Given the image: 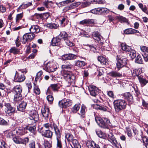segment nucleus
<instances>
[{
	"label": "nucleus",
	"mask_w": 148,
	"mask_h": 148,
	"mask_svg": "<svg viewBox=\"0 0 148 148\" xmlns=\"http://www.w3.org/2000/svg\"><path fill=\"white\" fill-rule=\"evenodd\" d=\"M114 104L115 110L116 112H119L120 110L125 109L127 105L126 102L122 99L115 100Z\"/></svg>",
	"instance_id": "nucleus-1"
},
{
	"label": "nucleus",
	"mask_w": 148,
	"mask_h": 148,
	"mask_svg": "<svg viewBox=\"0 0 148 148\" xmlns=\"http://www.w3.org/2000/svg\"><path fill=\"white\" fill-rule=\"evenodd\" d=\"M64 79L69 84L74 83L75 77L72 73L69 71H65L63 74Z\"/></svg>",
	"instance_id": "nucleus-2"
},
{
	"label": "nucleus",
	"mask_w": 148,
	"mask_h": 148,
	"mask_svg": "<svg viewBox=\"0 0 148 148\" xmlns=\"http://www.w3.org/2000/svg\"><path fill=\"white\" fill-rule=\"evenodd\" d=\"M29 122L31 124L35 123L39 120L38 112L35 110H31L29 113Z\"/></svg>",
	"instance_id": "nucleus-3"
},
{
	"label": "nucleus",
	"mask_w": 148,
	"mask_h": 148,
	"mask_svg": "<svg viewBox=\"0 0 148 148\" xmlns=\"http://www.w3.org/2000/svg\"><path fill=\"white\" fill-rule=\"evenodd\" d=\"M116 60V66L118 68L123 67L125 65L127 62V60L126 58L121 55H117Z\"/></svg>",
	"instance_id": "nucleus-4"
},
{
	"label": "nucleus",
	"mask_w": 148,
	"mask_h": 148,
	"mask_svg": "<svg viewBox=\"0 0 148 148\" xmlns=\"http://www.w3.org/2000/svg\"><path fill=\"white\" fill-rule=\"evenodd\" d=\"M58 68L55 63L48 62L44 66L43 69L47 72H50L54 71Z\"/></svg>",
	"instance_id": "nucleus-5"
},
{
	"label": "nucleus",
	"mask_w": 148,
	"mask_h": 148,
	"mask_svg": "<svg viewBox=\"0 0 148 148\" xmlns=\"http://www.w3.org/2000/svg\"><path fill=\"white\" fill-rule=\"evenodd\" d=\"M35 37V34L32 33H27L24 34L21 41L24 44H25L27 42H29L32 40Z\"/></svg>",
	"instance_id": "nucleus-6"
},
{
	"label": "nucleus",
	"mask_w": 148,
	"mask_h": 148,
	"mask_svg": "<svg viewBox=\"0 0 148 148\" xmlns=\"http://www.w3.org/2000/svg\"><path fill=\"white\" fill-rule=\"evenodd\" d=\"M4 106L5 112L8 114L11 115L15 112L16 110L15 108L12 106L10 103H6Z\"/></svg>",
	"instance_id": "nucleus-7"
},
{
	"label": "nucleus",
	"mask_w": 148,
	"mask_h": 148,
	"mask_svg": "<svg viewBox=\"0 0 148 148\" xmlns=\"http://www.w3.org/2000/svg\"><path fill=\"white\" fill-rule=\"evenodd\" d=\"M56 127L57 128L58 130H60L58 126L56 124L53 123L52 125L49 123H47L43 125V126L41 127L39 129V130H51L53 129L56 133V128L55 127Z\"/></svg>",
	"instance_id": "nucleus-8"
},
{
	"label": "nucleus",
	"mask_w": 148,
	"mask_h": 148,
	"mask_svg": "<svg viewBox=\"0 0 148 148\" xmlns=\"http://www.w3.org/2000/svg\"><path fill=\"white\" fill-rule=\"evenodd\" d=\"M23 73V71H21V73H18L16 71L14 77V80L15 82H21L25 80V77Z\"/></svg>",
	"instance_id": "nucleus-9"
},
{
	"label": "nucleus",
	"mask_w": 148,
	"mask_h": 148,
	"mask_svg": "<svg viewBox=\"0 0 148 148\" xmlns=\"http://www.w3.org/2000/svg\"><path fill=\"white\" fill-rule=\"evenodd\" d=\"M71 101L69 99H64L59 102L60 106L62 108H65L70 106L72 104Z\"/></svg>",
	"instance_id": "nucleus-10"
},
{
	"label": "nucleus",
	"mask_w": 148,
	"mask_h": 148,
	"mask_svg": "<svg viewBox=\"0 0 148 148\" xmlns=\"http://www.w3.org/2000/svg\"><path fill=\"white\" fill-rule=\"evenodd\" d=\"M92 36L95 40L97 41L99 43L102 45L103 44V37L98 32H93Z\"/></svg>",
	"instance_id": "nucleus-11"
},
{
	"label": "nucleus",
	"mask_w": 148,
	"mask_h": 148,
	"mask_svg": "<svg viewBox=\"0 0 148 148\" xmlns=\"http://www.w3.org/2000/svg\"><path fill=\"white\" fill-rule=\"evenodd\" d=\"M110 123V121L106 118H104L101 120V121L99 122L97 124L99 126L104 129L108 128V125Z\"/></svg>",
	"instance_id": "nucleus-12"
},
{
	"label": "nucleus",
	"mask_w": 148,
	"mask_h": 148,
	"mask_svg": "<svg viewBox=\"0 0 148 148\" xmlns=\"http://www.w3.org/2000/svg\"><path fill=\"white\" fill-rule=\"evenodd\" d=\"M56 128V135L57 138V147L59 148H62V143L60 139L61 137V133L60 130H58L57 129L56 127H55Z\"/></svg>",
	"instance_id": "nucleus-13"
},
{
	"label": "nucleus",
	"mask_w": 148,
	"mask_h": 148,
	"mask_svg": "<svg viewBox=\"0 0 148 148\" xmlns=\"http://www.w3.org/2000/svg\"><path fill=\"white\" fill-rule=\"evenodd\" d=\"M88 89L91 95L95 96L99 92V90L95 86L91 85L88 87Z\"/></svg>",
	"instance_id": "nucleus-14"
},
{
	"label": "nucleus",
	"mask_w": 148,
	"mask_h": 148,
	"mask_svg": "<svg viewBox=\"0 0 148 148\" xmlns=\"http://www.w3.org/2000/svg\"><path fill=\"white\" fill-rule=\"evenodd\" d=\"M41 113L43 117L46 119L48 118L50 114L49 109L45 107L42 109Z\"/></svg>",
	"instance_id": "nucleus-15"
},
{
	"label": "nucleus",
	"mask_w": 148,
	"mask_h": 148,
	"mask_svg": "<svg viewBox=\"0 0 148 148\" xmlns=\"http://www.w3.org/2000/svg\"><path fill=\"white\" fill-rule=\"evenodd\" d=\"M50 130H39L42 135L44 136L47 138H51L52 136V132Z\"/></svg>",
	"instance_id": "nucleus-16"
},
{
	"label": "nucleus",
	"mask_w": 148,
	"mask_h": 148,
	"mask_svg": "<svg viewBox=\"0 0 148 148\" xmlns=\"http://www.w3.org/2000/svg\"><path fill=\"white\" fill-rule=\"evenodd\" d=\"M109 11L108 9L104 8H95L92 10V13L95 14H97L99 12L100 13H107Z\"/></svg>",
	"instance_id": "nucleus-17"
},
{
	"label": "nucleus",
	"mask_w": 148,
	"mask_h": 148,
	"mask_svg": "<svg viewBox=\"0 0 148 148\" xmlns=\"http://www.w3.org/2000/svg\"><path fill=\"white\" fill-rule=\"evenodd\" d=\"M77 56L73 54L69 53L63 55L62 57V59L63 60H72L75 59Z\"/></svg>",
	"instance_id": "nucleus-18"
},
{
	"label": "nucleus",
	"mask_w": 148,
	"mask_h": 148,
	"mask_svg": "<svg viewBox=\"0 0 148 148\" xmlns=\"http://www.w3.org/2000/svg\"><path fill=\"white\" fill-rule=\"evenodd\" d=\"M15 130L16 131V134L17 135L24 134L26 132V127H19L16 128Z\"/></svg>",
	"instance_id": "nucleus-19"
},
{
	"label": "nucleus",
	"mask_w": 148,
	"mask_h": 148,
	"mask_svg": "<svg viewBox=\"0 0 148 148\" xmlns=\"http://www.w3.org/2000/svg\"><path fill=\"white\" fill-rule=\"evenodd\" d=\"M108 140L113 145H116L117 143V141L113 134L110 133L108 135Z\"/></svg>",
	"instance_id": "nucleus-20"
},
{
	"label": "nucleus",
	"mask_w": 148,
	"mask_h": 148,
	"mask_svg": "<svg viewBox=\"0 0 148 148\" xmlns=\"http://www.w3.org/2000/svg\"><path fill=\"white\" fill-rule=\"evenodd\" d=\"M86 145L88 148H100L99 146L93 141H88Z\"/></svg>",
	"instance_id": "nucleus-21"
},
{
	"label": "nucleus",
	"mask_w": 148,
	"mask_h": 148,
	"mask_svg": "<svg viewBox=\"0 0 148 148\" xmlns=\"http://www.w3.org/2000/svg\"><path fill=\"white\" fill-rule=\"evenodd\" d=\"M123 97L124 99L127 100L129 103H132L133 102V96L129 92L125 93L123 95Z\"/></svg>",
	"instance_id": "nucleus-22"
},
{
	"label": "nucleus",
	"mask_w": 148,
	"mask_h": 148,
	"mask_svg": "<svg viewBox=\"0 0 148 148\" xmlns=\"http://www.w3.org/2000/svg\"><path fill=\"white\" fill-rule=\"evenodd\" d=\"M108 75L110 77L114 78L119 77L122 76V74L116 71H112L110 72Z\"/></svg>",
	"instance_id": "nucleus-23"
},
{
	"label": "nucleus",
	"mask_w": 148,
	"mask_h": 148,
	"mask_svg": "<svg viewBox=\"0 0 148 148\" xmlns=\"http://www.w3.org/2000/svg\"><path fill=\"white\" fill-rule=\"evenodd\" d=\"M94 20L93 19H85L80 21L79 24L81 25L92 24L95 23Z\"/></svg>",
	"instance_id": "nucleus-24"
},
{
	"label": "nucleus",
	"mask_w": 148,
	"mask_h": 148,
	"mask_svg": "<svg viewBox=\"0 0 148 148\" xmlns=\"http://www.w3.org/2000/svg\"><path fill=\"white\" fill-rule=\"evenodd\" d=\"M30 32L33 33H37L40 31L39 27L37 25H33L31 26L29 29Z\"/></svg>",
	"instance_id": "nucleus-25"
},
{
	"label": "nucleus",
	"mask_w": 148,
	"mask_h": 148,
	"mask_svg": "<svg viewBox=\"0 0 148 148\" xmlns=\"http://www.w3.org/2000/svg\"><path fill=\"white\" fill-rule=\"evenodd\" d=\"M140 142L143 143L145 148H148V138L145 136H141L140 139Z\"/></svg>",
	"instance_id": "nucleus-26"
},
{
	"label": "nucleus",
	"mask_w": 148,
	"mask_h": 148,
	"mask_svg": "<svg viewBox=\"0 0 148 148\" xmlns=\"http://www.w3.org/2000/svg\"><path fill=\"white\" fill-rule=\"evenodd\" d=\"M98 60L102 64H108V60L105 57L102 56H100L98 57Z\"/></svg>",
	"instance_id": "nucleus-27"
},
{
	"label": "nucleus",
	"mask_w": 148,
	"mask_h": 148,
	"mask_svg": "<svg viewBox=\"0 0 148 148\" xmlns=\"http://www.w3.org/2000/svg\"><path fill=\"white\" fill-rule=\"evenodd\" d=\"M60 39L58 37L53 38L52 40V45L53 46H58L60 44Z\"/></svg>",
	"instance_id": "nucleus-28"
},
{
	"label": "nucleus",
	"mask_w": 148,
	"mask_h": 148,
	"mask_svg": "<svg viewBox=\"0 0 148 148\" xmlns=\"http://www.w3.org/2000/svg\"><path fill=\"white\" fill-rule=\"evenodd\" d=\"M86 108V107L84 105H82L79 112L78 113L80 115V117L81 118H84L85 116V110Z\"/></svg>",
	"instance_id": "nucleus-29"
},
{
	"label": "nucleus",
	"mask_w": 148,
	"mask_h": 148,
	"mask_svg": "<svg viewBox=\"0 0 148 148\" xmlns=\"http://www.w3.org/2000/svg\"><path fill=\"white\" fill-rule=\"evenodd\" d=\"M27 105L26 102L24 101H22L21 103L19 104V107H18V110L23 111Z\"/></svg>",
	"instance_id": "nucleus-30"
},
{
	"label": "nucleus",
	"mask_w": 148,
	"mask_h": 148,
	"mask_svg": "<svg viewBox=\"0 0 148 148\" xmlns=\"http://www.w3.org/2000/svg\"><path fill=\"white\" fill-rule=\"evenodd\" d=\"M13 90L16 94H21L22 91V88L20 85H16L13 88Z\"/></svg>",
	"instance_id": "nucleus-31"
},
{
	"label": "nucleus",
	"mask_w": 148,
	"mask_h": 148,
	"mask_svg": "<svg viewBox=\"0 0 148 148\" xmlns=\"http://www.w3.org/2000/svg\"><path fill=\"white\" fill-rule=\"evenodd\" d=\"M23 99L21 94H16L14 96V101L15 102H18Z\"/></svg>",
	"instance_id": "nucleus-32"
},
{
	"label": "nucleus",
	"mask_w": 148,
	"mask_h": 148,
	"mask_svg": "<svg viewBox=\"0 0 148 148\" xmlns=\"http://www.w3.org/2000/svg\"><path fill=\"white\" fill-rule=\"evenodd\" d=\"M124 33L127 34H133L138 32V31L131 28L126 29L124 31Z\"/></svg>",
	"instance_id": "nucleus-33"
},
{
	"label": "nucleus",
	"mask_w": 148,
	"mask_h": 148,
	"mask_svg": "<svg viewBox=\"0 0 148 148\" xmlns=\"http://www.w3.org/2000/svg\"><path fill=\"white\" fill-rule=\"evenodd\" d=\"M43 145L44 147H42V145L39 144V148H50L51 147V144L47 140H45L43 143Z\"/></svg>",
	"instance_id": "nucleus-34"
},
{
	"label": "nucleus",
	"mask_w": 148,
	"mask_h": 148,
	"mask_svg": "<svg viewBox=\"0 0 148 148\" xmlns=\"http://www.w3.org/2000/svg\"><path fill=\"white\" fill-rule=\"evenodd\" d=\"M9 51L10 53H12L14 55L18 54L20 52L19 50L14 47H12Z\"/></svg>",
	"instance_id": "nucleus-35"
},
{
	"label": "nucleus",
	"mask_w": 148,
	"mask_h": 148,
	"mask_svg": "<svg viewBox=\"0 0 148 148\" xmlns=\"http://www.w3.org/2000/svg\"><path fill=\"white\" fill-rule=\"evenodd\" d=\"M139 82L142 86L145 85L148 82V81L145 78L142 77L141 75L139 76Z\"/></svg>",
	"instance_id": "nucleus-36"
},
{
	"label": "nucleus",
	"mask_w": 148,
	"mask_h": 148,
	"mask_svg": "<svg viewBox=\"0 0 148 148\" xmlns=\"http://www.w3.org/2000/svg\"><path fill=\"white\" fill-rule=\"evenodd\" d=\"M72 144L73 147H72V148H81V146L79 142L76 139L73 140Z\"/></svg>",
	"instance_id": "nucleus-37"
},
{
	"label": "nucleus",
	"mask_w": 148,
	"mask_h": 148,
	"mask_svg": "<svg viewBox=\"0 0 148 148\" xmlns=\"http://www.w3.org/2000/svg\"><path fill=\"white\" fill-rule=\"evenodd\" d=\"M75 66L79 67L83 66L86 64L85 62L83 61L78 60L75 61Z\"/></svg>",
	"instance_id": "nucleus-38"
},
{
	"label": "nucleus",
	"mask_w": 148,
	"mask_h": 148,
	"mask_svg": "<svg viewBox=\"0 0 148 148\" xmlns=\"http://www.w3.org/2000/svg\"><path fill=\"white\" fill-rule=\"evenodd\" d=\"M59 36L62 37L64 40H65L69 38L68 34L64 32H61L59 35Z\"/></svg>",
	"instance_id": "nucleus-39"
},
{
	"label": "nucleus",
	"mask_w": 148,
	"mask_h": 148,
	"mask_svg": "<svg viewBox=\"0 0 148 148\" xmlns=\"http://www.w3.org/2000/svg\"><path fill=\"white\" fill-rule=\"evenodd\" d=\"M96 134L99 137L103 139L106 138L105 134L103 133L102 131L98 130L96 132Z\"/></svg>",
	"instance_id": "nucleus-40"
},
{
	"label": "nucleus",
	"mask_w": 148,
	"mask_h": 148,
	"mask_svg": "<svg viewBox=\"0 0 148 148\" xmlns=\"http://www.w3.org/2000/svg\"><path fill=\"white\" fill-rule=\"evenodd\" d=\"M80 107V104H76L72 108V112L74 113H76L79 110Z\"/></svg>",
	"instance_id": "nucleus-41"
},
{
	"label": "nucleus",
	"mask_w": 148,
	"mask_h": 148,
	"mask_svg": "<svg viewBox=\"0 0 148 148\" xmlns=\"http://www.w3.org/2000/svg\"><path fill=\"white\" fill-rule=\"evenodd\" d=\"M32 125H33V126L30 127L27 126L26 127V130H28L30 132L34 133L36 130V127L35 123Z\"/></svg>",
	"instance_id": "nucleus-42"
},
{
	"label": "nucleus",
	"mask_w": 148,
	"mask_h": 148,
	"mask_svg": "<svg viewBox=\"0 0 148 148\" xmlns=\"http://www.w3.org/2000/svg\"><path fill=\"white\" fill-rule=\"evenodd\" d=\"M42 74V71H39L37 74L36 77L35 79V81H37L38 80L39 81L41 80L42 79V78L41 76Z\"/></svg>",
	"instance_id": "nucleus-43"
},
{
	"label": "nucleus",
	"mask_w": 148,
	"mask_h": 148,
	"mask_svg": "<svg viewBox=\"0 0 148 148\" xmlns=\"http://www.w3.org/2000/svg\"><path fill=\"white\" fill-rule=\"evenodd\" d=\"M46 26L51 29H56L58 27V25L55 23H49L45 25Z\"/></svg>",
	"instance_id": "nucleus-44"
},
{
	"label": "nucleus",
	"mask_w": 148,
	"mask_h": 148,
	"mask_svg": "<svg viewBox=\"0 0 148 148\" xmlns=\"http://www.w3.org/2000/svg\"><path fill=\"white\" fill-rule=\"evenodd\" d=\"M81 4L80 2H78L76 3H73L71 4L69 7V8L70 9H73L77 7L78 5Z\"/></svg>",
	"instance_id": "nucleus-45"
},
{
	"label": "nucleus",
	"mask_w": 148,
	"mask_h": 148,
	"mask_svg": "<svg viewBox=\"0 0 148 148\" xmlns=\"http://www.w3.org/2000/svg\"><path fill=\"white\" fill-rule=\"evenodd\" d=\"M94 107L96 109H99L103 111H106V108L97 104L94 105Z\"/></svg>",
	"instance_id": "nucleus-46"
},
{
	"label": "nucleus",
	"mask_w": 148,
	"mask_h": 148,
	"mask_svg": "<svg viewBox=\"0 0 148 148\" xmlns=\"http://www.w3.org/2000/svg\"><path fill=\"white\" fill-rule=\"evenodd\" d=\"M32 5V3L31 2H29L25 4H23L19 7L18 8V9L21 8H26Z\"/></svg>",
	"instance_id": "nucleus-47"
},
{
	"label": "nucleus",
	"mask_w": 148,
	"mask_h": 148,
	"mask_svg": "<svg viewBox=\"0 0 148 148\" xmlns=\"http://www.w3.org/2000/svg\"><path fill=\"white\" fill-rule=\"evenodd\" d=\"M16 131H15V129L13 131L10 132L7 135V137L9 138L13 137L14 135H16Z\"/></svg>",
	"instance_id": "nucleus-48"
},
{
	"label": "nucleus",
	"mask_w": 148,
	"mask_h": 148,
	"mask_svg": "<svg viewBox=\"0 0 148 148\" xmlns=\"http://www.w3.org/2000/svg\"><path fill=\"white\" fill-rule=\"evenodd\" d=\"M66 137L67 138V140L69 142H72V143L73 142V140L75 139H73V135L71 134H67L66 136Z\"/></svg>",
	"instance_id": "nucleus-49"
},
{
	"label": "nucleus",
	"mask_w": 148,
	"mask_h": 148,
	"mask_svg": "<svg viewBox=\"0 0 148 148\" xmlns=\"http://www.w3.org/2000/svg\"><path fill=\"white\" fill-rule=\"evenodd\" d=\"M139 8L144 12L147 14V8L145 5H143L142 3H139Z\"/></svg>",
	"instance_id": "nucleus-50"
},
{
	"label": "nucleus",
	"mask_w": 148,
	"mask_h": 148,
	"mask_svg": "<svg viewBox=\"0 0 148 148\" xmlns=\"http://www.w3.org/2000/svg\"><path fill=\"white\" fill-rule=\"evenodd\" d=\"M128 54L129 56L132 59L134 58L136 56L135 51L133 50L132 51H131Z\"/></svg>",
	"instance_id": "nucleus-51"
},
{
	"label": "nucleus",
	"mask_w": 148,
	"mask_h": 148,
	"mask_svg": "<svg viewBox=\"0 0 148 148\" xmlns=\"http://www.w3.org/2000/svg\"><path fill=\"white\" fill-rule=\"evenodd\" d=\"M66 44L69 47H72L74 45V44L69 39V38L64 40Z\"/></svg>",
	"instance_id": "nucleus-52"
},
{
	"label": "nucleus",
	"mask_w": 148,
	"mask_h": 148,
	"mask_svg": "<svg viewBox=\"0 0 148 148\" xmlns=\"http://www.w3.org/2000/svg\"><path fill=\"white\" fill-rule=\"evenodd\" d=\"M51 87L52 89L54 91H58L59 87L57 84H53L51 85Z\"/></svg>",
	"instance_id": "nucleus-53"
},
{
	"label": "nucleus",
	"mask_w": 148,
	"mask_h": 148,
	"mask_svg": "<svg viewBox=\"0 0 148 148\" xmlns=\"http://www.w3.org/2000/svg\"><path fill=\"white\" fill-rule=\"evenodd\" d=\"M117 19H118L121 22H127V20L124 17L122 16H119L116 17Z\"/></svg>",
	"instance_id": "nucleus-54"
},
{
	"label": "nucleus",
	"mask_w": 148,
	"mask_h": 148,
	"mask_svg": "<svg viewBox=\"0 0 148 148\" xmlns=\"http://www.w3.org/2000/svg\"><path fill=\"white\" fill-rule=\"evenodd\" d=\"M34 92L36 95H39L40 92V90L38 87L36 85H34Z\"/></svg>",
	"instance_id": "nucleus-55"
},
{
	"label": "nucleus",
	"mask_w": 148,
	"mask_h": 148,
	"mask_svg": "<svg viewBox=\"0 0 148 148\" xmlns=\"http://www.w3.org/2000/svg\"><path fill=\"white\" fill-rule=\"evenodd\" d=\"M72 66V65L69 64H66L62 65V69H71Z\"/></svg>",
	"instance_id": "nucleus-56"
},
{
	"label": "nucleus",
	"mask_w": 148,
	"mask_h": 148,
	"mask_svg": "<svg viewBox=\"0 0 148 148\" xmlns=\"http://www.w3.org/2000/svg\"><path fill=\"white\" fill-rule=\"evenodd\" d=\"M47 100L48 101L49 103L51 104L53 100V97L51 95H48L47 97Z\"/></svg>",
	"instance_id": "nucleus-57"
},
{
	"label": "nucleus",
	"mask_w": 148,
	"mask_h": 148,
	"mask_svg": "<svg viewBox=\"0 0 148 148\" xmlns=\"http://www.w3.org/2000/svg\"><path fill=\"white\" fill-rule=\"evenodd\" d=\"M21 144H24L26 145L29 142V139L28 138L26 137L24 138L23 139L21 138Z\"/></svg>",
	"instance_id": "nucleus-58"
},
{
	"label": "nucleus",
	"mask_w": 148,
	"mask_h": 148,
	"mask_svg": "<svg viewBox=\"0 0 148 148\" xmlns=\"http://www.w3.org/2000/svg\"><path fill=\"white\" fill-rule=\"evenodd\" d=\"M75 0H66V1L61 2L60 3H63L64 4H61V6L65 5L66 4L69 3H70L73 2Z\"/></svg>",
	"instance_id": "nucleus-59"
},
{
	"label": "nucleus",
	"mask_w": 148,
	"mask_h": 148,
	"mask_svg": "<svg viewBox=\"0 0 148 148\" xmlns=\"http://www.w3.org/2000/svg\"><path fill=\"white\" fill-rule=\"evenodd\" d=\"M141 50L143 52H147L148 53V47L145 46H143L140 47Z\"/></svg>",
	"instance_id": "nucleus-60"
},
{
	"label": "nucleus",
	"mask_w": 148,
	"mask_h": 148,
	"mask_svg": "<svg viewBox=\"0 0 148 148\" xmlns=\"http://www.w3.org/2000/svg\"><path fill=\"white\" fill-rule=\"evenodd\" d=\"M23 16V14L22 13L18 14L16 17V22L18 21L19 20L21 19Z\"/></svg>",
	"instance_id": "nucleus-61"
},
{
	"label": "nucleus",
	"mask_w": 148,
	"mask_h": 148,
	"mask_svg": "<svg viewBox=\"0 0 148 148\" xmlns=\"http://www.w3.org/2000/svg\"><path fill=\"white\" fill-rule=\"evenodd\" d=\"M13 141L16 143L21 144V138H13Z\"/></svg>",
	"instance_id": "nucleus-62"
},
{
	"label": "nucleus",
	"mask_w": 148,
	"mask_h": 148,
	"mask_svg": "<svg viewBox=\"0 0 148 148\" xmlns=\"http://www.w3.org/2000/svg\"><path fill=\"white\" fill-rule=\"evenodd\" d=\"M104 70V68L102 67H100L99 68L98 73L99 75L101 76L104 73L103 70Z\"/></svg>",
	"instance_id": "nucleus-63"
},
{
	"label": "nucleus",
	"mask_w": 148,
	"mask_h": 148,
	"mask_svg": "<svg viewBox=\"0 0 148 148\" xmlns=\"http://www.w3.org/2000/svg\"><path fill=\"white\" fill-rule=\"evenodd\" d=\"M29 148H35V142L32 141L30 142L29 145Z\"/></svg>",
	"instance_id": "nucleus-64"
}]
</instances>
